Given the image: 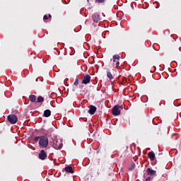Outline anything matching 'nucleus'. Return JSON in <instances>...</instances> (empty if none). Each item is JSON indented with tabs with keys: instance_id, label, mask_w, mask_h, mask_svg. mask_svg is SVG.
<instances>
[{
	"instance_id": "9b49d317",
	"label": "nucleus",
	"mask_w": 181,
	"mask_h": 181,
	"mask_svg": "<svg viewBox=\"0 0 181 181\" xmlns=\"http://www.w3.org/2000/svg\"><path fill=\"white\" fill-rule=\"evenodd\" d=\"M148 158L151 159V160H155V153H153V151L149 152Z\"/></svg>"
},
{
	"instance_id": "f257e3e1",
	"label": "nucleus",
	"mask_w": 181,
	"mask_h": 181,
	"mask_svg": "<svg viewBox=\"0 0 181 181\" xmlns=\"http://www.w3.org/2000/svg\"><path fill=\"white\" fill-rule=\"evenodd\" d=\"M35 141V142L39 141L40 148H47L49 146V139L46 136H36Z\"/></svg>"
},
{
	"instance_id": "0eeeda50",
	"label": "nucleus",
	"mask_w": 181,
	"mask_h": 181,
	"mask_svg": "<svg viewBox=\"0 0 181 181\" xmlns=\"http://www.w3.org/2000/svg\"><path fill=\"white\" fill-rule=\"evenodd\" d=\"M97 111V107L95 106L91 105L89 106V110L88 112L90 115H94L95 114V112Z\"/></svg>"
},
{
	"instance_id": "2eb2a0df",
	"label": "nucleus",
	"mask_w": 181,
	"mask_h": 181,
	"mask_svg": "<svg viewBox=\"0 0 181 181\" xmlns=\"http://www.w3.org/2000/svg\"><path fill=\"white\" fill-rule=\"evenodd\" d=\"M37 101V103H43V101H45V99L42 96H38Z\"/></svg>"
},
{
	"instance_id": "7ed1b4c3",
	"label": "nucleus",
	"mask_w": 181,
	"mask_h": 181,
	"mask_svg": "<svg viewBox=\"0 0 181 181\" xmlns=\"http://www.w3.org/2000/svg\"><path fill=\"white\" fill-rule=\"evenodd\" d=\"M123 108L122 105H115L112 108V114L115 116L119 115V114H121V110H123Z\"/></svg>"
},
{
	"instance_id": "f3484780",
	"label": "nucleus",
	"mask_w": 181,
	"mask_h": 181,
	"mask_svg": "<svg viewBox=\"0 0 181 181\" xmlns=\"http://www.w3.org/2000/svg\"><path fill=\"white\" fill-rule=\"evenodd\" d=\"M113 63H114V64H115V66L116 67H119V60L117 59V60L115 61V62H113Z\"/></svg>"
},
{
	"instance_id": "4be33fe9",
	"label": "nucleus",
	"mask_w": 181,
	"mask_h": 181,
	"mask_svg": "<svg viewBox=\"0 0 181 181\" xmlns=\"http://www.w3.org/2000/svg\"><path fill=\"white\" fill-rule=\"evenodd\" d=\"M132 169H135V164L132 165V167L129 168V170H132Z\"/></svg>"
},
{
	"instance_id": "f03ea898",
	"label": "nucleus",
	"mask_w": 181,
	"mask_h": 181,
	"mask_svg": "<svg viewBox=\"0 0 181 181\" xmlns=\"http://www.w3.org/2000/svg\"><path fill=\"white\" fill-rule=\"evenodd\" d=\"M52 144V146L54 149H62V148H63V141H62L60 139L55 137Z\"/></svg>"
},
{
	"instance_id": "6ab92c4d",
	"label": "nucleus",
	"mask_w": 181,
	"mask_h": 181,
	"mask_svg": "<svg viewBox=\"0 0 181 181\" xmlns=\"http://www.w3.org/2000/svg\"><path fill=\"white\" fill-rule=\"evenodd\" d=\"M105 0H96V2H98L99 4H101L104 2Z\"/></svg>"
},
{
	"instance_id": "b1692460",
	"label": "nucleus",
	"mask_w": 181,
	"mask_h": 181,
	"mask_svg": "<svg viewBox=\"0 0 181 181\" xmlns=\"http://www.w3.org/2000/svg\"><path fill=\"white\" fill-rule=\"evenodd\" d=\"M49 18H52V15L49 14Z\"/></svg>"
},
{
	"instance_id": "423d86ee",
	"label": "nucleus",
	"mask_w": 181,
	"mask_h": 181,
	"mask_svg": "<svg viewBox=\"0 0 181 181\" xmlns=\"http://www.w3.org/2000/svg\"><path fill=\"white\" fill-rule=\"evenodd\" d=\"M91 81V76L90 75L87 74L83 77V79L82 81V84H88Z\"/></svg>"
},
{
	"instance_id": "5701e85b",
	"label": "nucleus",
	"mask_w": 181,
	"mask_h": 181,
	"mask_svg": "<svg viewBox=\"0 0 181 181\" xmlns=\"http://www.w3.org/2000/svg\"><path fill=\"white\" fill-rule=\"evenodd\" d=\"M152 178L151 177H148L146 179V181H149V180H151Z\"/></svg>"
},
{
	"instance_id": "6e6552de",
	"label": "nucleus",
	"mask_w": 181,
	"mask_h": 181,
	"mask_svg": "<svg viewBox=\"0 0 181 181\" xmlns=\"http://www.w3.org/2000/svg\"><path fill=\"white\" fill-rule=\"evenodd\" d=\"M147 175L149 176H156V170H153L151 168H147L146 170Z\"/></svg>"
},
{
	"instance_id": "f8f14e48",
	"label": "nucleus",
	"mask_w": 181,
	"mask_h": 181,
	"mask_svg": "<svg viewBox=\"0 0 181 181\" xmlns=\"http://www.w3.org/2000/svg\"><path fill=\"white\" fill-rule=\"evenodd\" d=\"M29 100L30 101H31V103H35L36 102V95H30L29 96Z\"/></svg>"
},
{
	"instance_id": "412c9836",
	"label": "nucleus",
	"mask_w": 181,
	"mask_h": 181,
	"mask_svg": "<svg viewBox=\"0 0 181 181\" xmlns=\"http://www.w3.org/2000/svg\"><path fill=\"white\" fill-rule=\"evenodd\" d=\"M132 169H135V164L132 165V167L129 168V170H132Z\"/></svg>"
},
{
	"instance_id": "4468645a",
	"label": "nucleus",
	"mask_w": 181,
	"mask_h": 181,
	"mask_svg": "<svg viewBox=\"0 0 181 181\" xmlns=\"http://www.w3.org/2000/svg\"><path fill=\"white\" fill-rule=\"evenodd\" d=\"M119 55L116 54V55H113V63H115V62H117V60H119Z\"/></svg>"
},
{
	"instance_id": "ddd939ff",
	"label": "nucleus",
	"mask_w": 181,
	"mask_h": 181,
	"mask_svg": "<svg viewBox=\"0 0 181 181\" xmlns=\"http://www.w3.org/2000/svg\"><path fill=\"white\" fill-rule=\"evenodd\" d=\"M65 171L69 172V173H73V168L69 166L65 168Z\"/></svg>"
},
{
	"instance_id": "39448f33",
	"label": "nucleus",
	"mask_w": 181,
	"mask_h": 181,
	"mask_svg": "<svg viewBox=\"0 0 181 181\" xmlns=\"http://www.w3.org/2000/svg\"><path fill=\"white\" fill-rule=\"evenodd\" d=\"M47 158V154H46V151L45 150H41L39 153V158L41 159V160H45Z\"/></svg>"
},
{
	"instance_id": "9d476101",
	"label": "nucleus",
	"mask_w": 181,
	"mask_h": 181,
	"mask_svg": "<svg viewBox=\"0 0 181 181\" xmlns=\"http://www.w3.org/2000/svg\"><path fill=\"white\" fill-rule=\"evenodd\" d=\"M50 115H52L50 110H46L44 111V117H49Z\"/></svg>"
},
{
	"instance_id": "a211bd4d",
	"label": "nucleus",
	"mask_w": 181,
	"mask_h": 181,
	"mask_svg": "<svg viewBox=\"0 0 181 181\" xmlns=\"http://www.w3.org/2000/svg\"><path fill=\"white\" fill-rule=\"evenodd\" d=\"M74 86H78V78H76L75 80V82L74 83Z\"/></svg>"
},
{
	"instance_id": "1a4fd4ad",
	"label": "nucleus",
	"mask_w": 181,
	"mask_h": 181,
	"mask_svg": "<svg viewBox=\"0 0 181 181\" xmlns=\"http://www.w3.org/2000/svg\"><path fill=\"white\" fill-rule=\"evenodd\" d=\"M93 22H96V23H98V22H100V15H98V13L93 14Z\"/></svg>"
},
{
	"instance_id": "20e7f679",
	"label": "nucleus",
	"mask_w": 181,
	"mask_h": 181,
	"mask_svg": "<svg viewBox=\"0 0 181 181\" xmlns=\"http://www.w3.org/2000/svg\"><path fill=\"white\" fill-rule=\"evenodd\" d=\"M7 119L10 124H16L18 122V117L15 115H9Z\"/></svg>"
},
{
	"instance_id": "dca6fc26",
	"label": "nucleus",
	"mask_w": 181,
	"mask_h": 181,
	"mask_svg": "<svg viewBox=\"0 0 181 181\" xmlns=\"http://www.w3.org/2000/svg\"><path fill=\"white\" fill-rule=\"evenodd\" d=\"M107 76L108 77V78H110V80H112V78H114V76H112V74H111V72H107Z\"/></svg>"
},
{
	"instance_id": "aec40b11",
	"label": "nucleus",
	"mask_w": 181,
	"mask_h": 181,
	"mask_svg": "<svg viewBox=\"0 0 181 181\" xmlns=\"http://www.w3.org/2000/svg\"><path fill=\"white\" fill-rule=\"evenodd\" d=\"M43 19H44V21H47V19H48L47 16L45 15L43 17Z\"/></svg>"
}]
</instances>
